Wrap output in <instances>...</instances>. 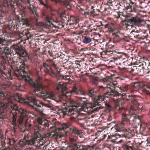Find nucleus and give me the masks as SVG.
I'll return each instance as SVG.
<instances>
[{
    "mask_svg": "<svg viewBox=\"0 0 150 150\" xmlns=\"http://www.w3.org/2000/svg\"><path fill=\"white\" fill-rule=\"evenodd\" d=\"M13 50L19 57L17 58L16 61L12 62L11 65V69L14 72V74L17 77L21 76L29 83L30 86L34 88L35 92H39L38 96L43 98L45 100L48 98L53 99L54 96L53 94H50L45 90L42 84L38 82H35L30 77L29 67L25 64L24 57H28L26 51L24 49L20 43L13 45L10 48L6 46L0 48V57L3 60H8Z\"/></svg>",
    "mask_w": 150,
    "mask_h": 150,
    "instance_id": "1",
    "label": "nucleus"
},
{
    "mask_svg": "<svg viewBox=\"0 0 150 150\" xmlns=\"http://www.w3.org/2000/svg\"><path fill=\"white\" fill-rule=\"evenodd\" d=\"M37 121L38 125L35 131L32 138L25 135L23 139H21L16 145V149L17 150H21L26 149L30 145L32 146L35 144H43L46 142L47 139L49 137H53L54 139H59L62 137V136L57 132L56 128L51 131L50 133L44 134L43 137L41 136V133L46 127H48L49 125L47 120L43 118L39 117L37 118Z\"/></svg>",
    "mask_w": 150,
    "mask_h": 150,
    "instance_id": "2",
    "label": "nucleus"
},
{
    "mask_svg": "<svg viewBox=\"0 0 150 150\" xmlns=\"http://www.w3.org/2000/svg\"><path fill=\"white\" fill-rule=\"evenodd\" d=\"M101 87H103L100 86L99 90L100 92H103V95H100L98 96L96 95V93L94 91V89L91 87L88 88V91H82L78 88L74 86L72 88L71 92L74 94L88 95L90 97L93 98V103L88 104L86 106L88 110H91L94 112L98 111L100 109L103 108V107L101 106L99 103L103 101H104L105 97L108 98L109 96H111V95H106L105 96V94L106 92L103 90H100V88Z\"/></svg>",
    "mask_w": 150,
    "mask_h": 150,
    "instance_id": "3",
    "label": "nucleus"
},
{
    "mask_svg": "<svg viewBox=\"0 0 150 150\" xmlns=\"http://www.w3.org/2000/svg\"><path fill=\"white\" fill-rule=\"evenodd\" d=\"M10 112V117L12 120V124L13 125V128L14 130L18 128L22 129L25 127V124L23 123V118L29 114L25 109L15 105Z\"/></svg>",
    "mask_w": 150,
    "mask_h": 150,
    "instance_id": "4",
    "label": "nucleus"
},
{
    "mask_svg": "<svg viewBox=\"0 0 150 150\" xmlns=\"http://www.w3.org/2000/svg\"><path fill=\"white\" fill-rule=\"evenodd\" d=\"M79 98L81 101L80 102L78 103L73 100H70L67 103H69V105H67V106L66 107H64L62 109L59 110L58 112L62 114L61 115H62L63 117H64L66 115L69 116L76 114L78 115L76 108L79 107H83L85 109H87V112H93V111L88 110L86 107V105L90 103H87V99L84 97H80Z\"/></svg>",
    "mask_w": 150,
    "mask_h": 150,
    "instance_id": "5",
    "label": "nucleus"
},
{
    "mask_svg": "<svg viewBox=\"0 0 150 150\" xmlns=\"http://www.w3.org/2000/svg\"><path fill=\"white\" fill-rule=\"evenodd\" d=\"M120 100L117 99L115 101L114 109L121 114V121L125 123L126 125H128L130 124V118L132 117L136 118L137 116L136 114L140 113L141 108L137 107L134 110L132 107L131 109H129L125 108H121L120 106Z\"/></svg>",
    "mask_w": 150,
    "mask_h": 150,
    "instance_id": "6",
    "label": "nucleus"
},
{
    "mask_svg": "<svg viewBox=\"0 0 150 150\" xmlns=\"http://www.w3.org/2000/svg\"><path fill=\"white\" fill-rule=\"evenodd\" d=\"M23 102L31 107L41 115L43 114L44 108L49 107V104L43 103L34 96H28L23 99Z\"/></svg>",
    "mask_w": 150,
    "mask_h": 150,
    "instance_id": "7",
    "label": "nucleus"
},
{
    "mask_svg": "<svg viewBox=\"0 0 150 150\" xmlns=\"http://www.w3.org/2000/svg\"><path fill=\"white\" fill-rule=\"evenodd\" d=\"M124 19L122 20L121 23L125 30L131 28L133 25L138 27L142 25L143 21L139 18L133 17L130 15H126Z\"/></svg>",
    "mask_w": 150,
    "mask_h": 150,
    "instance_id": "8",
    "label": "nucleus"
},
{
    "mask_svg": "<svg viewBox=\"0 0 150 150\" xmlns=\"http://www.w3.org/2000/svg\"><path fill=\"white\" fill-rule=\"evenodd\" d=\"M46 62H47L49 64H47L46 62H44L43 63L42 67L44 68V71L46 73L51 75L52 76H55L56 74L50 69L51 68H54L55 70L58 71V67L55 64L53 59H47Z\"/></svg>",
    "mask_w": 150,
    "mask_h": 150,
    "instance_id": "9",
    "label": "nucleus"
},
{
    "mask_svg": "<svg viewBox=\"0 0 150 150\" xmlns=\"http://www.w3.org/2000/svg\"><path fill=\"white\" fill-rule=\"evenodd\" d=\"M100 90H104L106 93L105 94L111 95L112 96L114 94V91L116 90L118 92L123 93L122 88L120 86L118 85L117 83L115 84L113 83H111L109 86L107 87H101L100 88Z\"/></svg>",
    "mask_w": 150,
    "mask_h": 150,
    "instance_id": "10",
    "label": "nucleus"
},
{
    "mask_svg": "<svg viewBox=\"0 0 150 150\" xmlns=\"http://www.w3.org/2000/svg\"><path fill=\"white\" fill-rule=\"evenodd\" d=\"M79 137L71 136L69 138L70 144V146L73 147L74 150H84L86 149L84 145H77L78 140Z\"/></svg>",
    "mask_w": 150,
    "mask_h": 150,
    "instance_id": "11",
    "label": "nucleus"
},
{
    "mask_svg": "<svg viewBox=\"0 0 150 150\" xmlns=\"http://www.w3.org/2000/svg\"><path fill=\"white\" fill-rule=\"evenodd\" d=\"M131 88L133 90V92H137L142 87H145L150 89V85L145 82L142 81L132 83L130 85Z\"/></svg>",
    "mask_w": 150,
    "mask_h": 150,
    "instance_id": "12",
    "label": "nucleus"
},
{
    "mask_svg": "<svg viewBox=\"0 0 150 150\" xmlns=\"http://www.w3.org/2000/svg\"><path fill=\"white\" fill-rule=\"evenodd\" d=\"M125 101L129 103L132 104L130 109H131L132 107L135 110L137 107L140 108H141V111H142V107H140L141 106L139 104L137 99L135 96H130L129 95L128 98H125Z\"/></svg>",
    "mask_w": 150,
    "mask_h": 150,
    "instance_id": "13",
    "label": "nucleus"
},
{
    "mask_svg": "<svg viewBox=\"0 0 150 150\" xmlns=\"http://www.w3.org/2000/svg\"><path fill=\"white\" fill-rule=\"evenodd\" d=\"M69 119L71 121L74 122L77 124L80 125V126L83 128L85 129H87V128L86 127V126L84 125V123L86 121L85 118H76L72 117H71Z\"/></svg>",
    "mask_w": 150,
    "mask_h": 150,
    "instance_id": "14",
    "label": "nucleus"
},
{
    "mask_svg": "<svg viewBox=\"0 0 150 150\" xmlns=\"http://www.w3.org/2000/svg\"><path fill=\"white\" fill-rule=\"evenodd\" d=\"M0 79L2 80L7 82H9V80L12 79L11 72L8 71L5 72L2 70H0Z\"/></svg>",
    "mask_w": 150,
    "mask_h": 150,
    "instance_id": "15",
    "label": "nucleus"
},
{
    "mask_svg": "<svg viewBox=\"0 0 150 150\" xmlns=\"http://www.w3.org/2000/svg\"><path fill=\"white\" fill-rule=\"evenodd\" d=\"M67 89V88L64 85L62 82L59 83L57 84L56 87L57 91H61L62 93L60 96V98H62L64 96H67L66 91Z\"/></svg>",
    "mask_w": 150,
    "mask_h": 150,
    "instance_id": "16",
    "label": "nucleus"
},
{
    "mask_svg": "<svg viewBox=\"0 0 150 150\" xmlns=\"http://www.w3.org/2000/svg\"><path fill=\"white\" fill-rule=\"evenodd\" d=\"M122 148L123 150H136L134 143L130 141L123 143Z\"/></svg>",
    "mask_w": 150,
    "mask_h": 150,
    "instance_id": "17",
    "label": "nucleus"
},
{
    "mask_svg": "<svg viewBox=\"0 0 150 150\" xmlns=\"http://www.w3.org/2000/svg\"><path fill=\"white\" fill-rule=\"evenodd\" d=\"M130 130L128 129L123 130L122 131H117V132L115 133L114 136L117 138L120 137L126 138L130 133Z\"/></svg>",
    "mask_w": 150,
    "mask_h": 150,
    "instance_id": "18",
    "label": "nucleus"
},
{
    "mask_svg": "<svg viewBox=\"0 0 150 150\" xmlns=\"http://www.w3.org/2000/svg\"><path fill=\"white\" fill-rule=\"evenodd\" d=\"M93 8L94 7L92 6L90 9L89 10L86 9L84 12V15L86 16H90L93 17L98 15L99 14L96 13V10Z\"/></svg>",
    "mask_w": 150,
    "mask_h": 150,
    "instance_id": "19",
    "label": "nucleus"
},
{
    "mask_svg": "<svg viewBox=\"0 0 150 150\" xmlns=\"http://www.w3.org/2000/svg\"><path fill=\"white\" fill-rule=\"evenodd\" d=\"M69 131L71 133V136L79 137L81 138L82 136L80 132L75 126H72L69 129Z\"/></svg>",
    "mask_w": 150,
    "mask_h": 150,
    "instance_id": "20",
    "label": "nucleus"
},
{
    "mask_svg": "<svg viewBox=\"0 0 150 150\" xmlns=\"http://www.w3.org/2000/svg\"><path fill=\"white\" fill-rule=\"evenodd\" d=\"M70 64H71V65L69 67V68H71V67H72L74 70L77 71H80V68L83 64L82 62L79 60H76L74 62H71Z\"/></svg>",
    "mask_w": 150,
    "mask_h": 150,
    "instance_id": "21",
    "label": "nucleus"
},
{
    "mask_svg": "<svg viewBox=\"0 0 150 150\" xmlns=\"http://www.w3.org/2000/svg\"><path fill=\"white\" fill-rule=\"evenodd\" d=\"M124 6L126 9H130L129 11H134L136 10V4L132 1H130L129 3L127 2L125 3Z\"/></svg>",
    "mask_w": 150,
    "mask_h": 150,
    "instance_id": "22",
    "label": "nucleus"
},
{
    "mask_svg": "<svg viewBox=\"0 0 150 150\" xmlns=\"http://www.w3.org/2000/svg\"><path fill=\"white\" fill-rule=\"evenodd\" d=\"M6 94L1 90H0V99L3 100V102L4 104H6V105H9L11 102V100L8 98L6 96Z\"/></svg>",
    "mask_w": 150,
    "mask_h": 150,
    "instance_id": "23",
    "label": "nucleus"
},
{
    "mask_svg": "<svg viewBox=\"0 0 150 150\" xmlns=\"http://www.w3.org/2000/svg\"><path fill=\"white\" fill-rule=\"evenodd\" d=\"M126 124L122 121L118 122L116 125L115 128L117 131H122L123 130L126 129H125Z\"/></svg>",
    "mask_w": 150,
    "mask_h": 150,
    "instance_id": "24",
    "label": "nucleus"
},
{
    "mask_svg": "<svg viewBox=\"0 0 150 150\" xmlns=\"http://www.w3.org/2000/svg\"><path fill=\"white\" fill-rule=\"evenodd\" d=\"M89 70L91 72L96 74H100L102 73V70H103L101 66H99L92 68H90Z\"/></svg>",
    "mask_w": 150,
    "mask_h": 150,
    "instance_id": "25",
    "label": "nucleus"
},
{
    "mask_svg": "<svg viewBox=\"0 0 150 150\" xmlns=\"http://www.w3.org/2000/svg\"><path fill=\"white\" fill-rule=\"evenodd\" d=\"M119 34L120 33L118 32L112 33L113 42L114 43L116 44L120 41L121 39L120 37Z\"/></svg>",
    "mask_w": 150,
    "mask_h": 150,
    "instance_id": "26",
    "label": "nucleus"
},
{
    "mask_svg": "<svg viewBox=\"0 0 150 150\" xmlns=\"http://www.w3.org/2000/svg\"><path fill=\"white\" fill-rule=\"evenodd\" d=\"M30 0H27V4H29L28 9L31 11L32 13L33 14L36 15L37 17L38 16V14L36 11L35 10V7H34L33 5L30 4Z\"/></svg>",
    "mask_w": 150,
    "mask_h": 150,
    "instance_id": "27",
    "label": "nucleus"
},
{
    "mask_svg": "<svg viewBox=\"0 0 150 150\" xmlns=\"http://www.w3.org/2000/svg\"><path fill=\"white\" fill-rule=\"evenodd\" d=\"M82 42L85 44L89 43L92 41L91 39L86 34H84L82 38Z\"/></svg>",
    "mask_w": 150,
    "mask_h": 150,
    "instance_id": "28",
    "label": "nucleus"
},
{
    "mask_svg": "<svg viewBox=\"0 0 150 150\" xmlns=\"http://www.w3.org/2000/svg\"><path fill=\"white\" fill-rule=\"evenodd\" d=\"M114 46L112 45H110L106 47L105 53L107 55H111V52L113 50Z\"/></svg>",
    "mask_w": 150,
    "mask_h": 150,
    "instance_id": "29",
    "label": "nucleus"
},
{
    "mask_svg": "<svg viewBox=\"0 0 150 150\" xmlns=\"http://www.w3.org/2000/svg\"><path fill=\"white\" fill-rule=\"evenodd\" d=\"M117 69L120 70V73L122 74H123L125 71H127V68L121 65L120 63L119 64V65L117 66Z\"/></svg>",
    "mask_w": 150,
    "mask_h": 150,
    "instance_id": "30",
    "label": "nucleus"
},
{
    "mask_svg": "<svg viewBox=\"0 0 150 150\" xmlns=\"http://www.w3.org/2000/svg\"><path fill=\"white\" fill-rule=\"evenodd\" d=\"M69 128L68 127V126L66 123H63L62 125L61 128H59L58 130V132H60L62 130H63L64 132H67L66 130V129H69Z\"/></svg>",
    "mask_w": 150,
    "mask_h": 150,
    "instance_id": "31",
    "label": "nucleus"
},
{
    "mask_svg": "<svg viewBox=\"0 0 150 150\" xmlns=\"http://www.w3.org/2000/svg\"><path fill=\"white\" fill-rule=\"evenodd\" d=\"M43 18L45 21H47L49 24H52V22L54 21L52 18L50 16L44 15Z\"/></svg>",
    "mask_w": 150,
    "mask_h": 150,
    "instance_id": "32",
    "label": "nucleus"
},
{
    "mask_svg": "<svg viewBox=\"0 0 150 150\" xmlns=\"http://www.w3.org/2000/svg\"><path fill=\"white\" fill-rule=\"evenodd\" d=\"M6 41L5 39L3 38L0 37V48L6 46Z\"/></svg>",
    "mask_w": 150,
    "mask_h": 150,
    "instance_id": "33",
    "label": "nucleus"
},
{
    "mask_svg": "<svg viewBox=\"0 0 150 150\" xmlns=\"http://www.w3.org/2000/svg\"><path fill=\"white\" fill-rule=\"evenodd\" d=\"M44 53L45 54L47 55V56L48 55H49L50 56L52 57L53 58V59H52L53 60L55 59V57H54V55L53 54L51 51L49 50H45Z\"/></svg>",
    "mask_w": 150,
    "mask_h": 150,
    "instance_id": "34",
    "label": "nucleus"
},
{
    "mask_svg": "<svg viewBox=\"0 0 150 150\" xmlns=\"http://www.w3.org/2000/svg\"><path fill=\"white\" fill-rule=\"evenodd\" d=\"M138 33L136 32L134 30H132L131 32V34L132 36V37H134L136 38H139V35L137 34Z\"/></svg>",
    "mask_w": 150,
    "mask_h": 150,
    "instance_id": "35",
    "label": "nucleus"
},
{
    "mask_svg": "<svg viewBox=\"0 0 150 150\" xmlns=\"http://www.w3.org/2000/svg\"><path fill=\"white\" fill-rule=\"evenodd\" d=\"M42 68H40V70H36V75L38 78L39 79H40L42 78V73L41 70Z\"/></svg>",
    "mask_w": 150,
    "mask_h": 150,
    "instance_id": "36",
    "label": "nucleus"
},
{
    "mask_svg": "<svg viewBox=\"0 0 150 150\" xmlns=\"http://www.w3.org/2000/svg\"><path fill=\"white\" fill-rule=\"evenodd\" d=\"M44 53L45 50L39 55V56L41 58L42 60H44L46 57H47V55L45 54Z\"/></svg>",
    "mask_w": 150,
    "mask_h": 150,
    "instance_id": "37",
    "label": "nucleus"
},
{
    "mask_svg": "<svg viewBox=\"0 0 150 150\" xmlns=\"http://www.w3.org/2000/svg\"><path fill=\"white\" fill-rule=\"evenodd\" d=\"M120 53L118 52H117L115 50H113L111 52V55H112V54H113L115 57H116V58H118L119 57H120Z\"/></svg>",
    "mask_w": 150,
    "mask_h": 150,
    "instance_id": "38",
    "label": "nucleus"
},
{
    "mask_svg": "<svg viewBox=\"0 0 150 150\" xmlns=\"http://www.w3.org/2000/svg\"><path fill=\"white\" fill-rule=\"evenodd\" d=\"M122 88L123 93L124 92H127L128 89L131 88V86L130 85H125Z\"/></svg>",
    "mask_w": 150,
    "mask_h": 150,
    "instance_id": "39",
    "label": "nucleus"
},
{
    "mask_svg": "<svg viewBox=\"0 0 150 150\" xmlns=\"http://www.w3.org/2000/svg\"><path fill=\"white\" fill-rule=\"evenodd\" d=\"M4 112L3 108L0 107V119H4Z\"/></svg>",
    "mask_w": 150,
    "mask_h": 150,
    "instance_id": "40",
    "label": "nucleus"
},
{
    "mask_svg": "<svg viewBox=\"0 0 150 150\" xmlns=\"http://www.w3.org/2000/svg\"><path fill=\"white\" fill-rule=\"evenodd\" d=\"M120 56V57H119L118 58L122 59H125V57H128L127 55L124 53H121Z\"/></svg>",
    "mask_w": 150,
    "mask_h": 150,
    "instance_id": "41",
    "label": "nucleus"
},
{
    "mask_svg": "<svg viewBox=\"0 0 150 150\" xmlns=\"http://www.w3.org/2000/svg\"><path fill=\"white\" fill-rule=\"evenodd\" d=\"M22 21H23V24L26 25L27 26L29 25L28 23V21L27 18H21Z\"/></svg>",
    "mask_w": 150,
    "mask_h": 150,
    "instance_id": "42",
    "label": "nucleus"
},
{
    "mask_svg": "<svg viewBox=\"0 0 150 150\" xmlns=\"http://www.w3.org/2000/svg\"><path fill=\"white\" fill-rule=\"evenodd\" d=\"M105 27L106 28H108V29L111 28H115L114 25L112 23L106 24L105 25Z\"/></svg>",
    "mask_w": 150,
    "mask_h": 150,
    "instance_id": "43",
    "label": "nucleus"
},
{
    "mask_svg": "<svg viewBox=\"0 0 150 150\" xmlns=\"http://www.w3.org/2000/svg\"><path fill=\"white\" fill-rule=\"evenodd\" d=\"M143 88H144L143 90V93L146 95H149L150 96V93L149 92V91L147 90L146 88L148 89V88H146V87H142ZM149 89V88H148ZM149 89L150 90V89Z\"/></svg>",
    "mask_w": 150,
    "mask_h": 150,
    "instance_id": "44",
    "label": "nucleus"
},
{
    "mask_svg": "<svg viewBox=\"0 0 150 150\" xmlns=\"http://www.w3.org/2000/svg\"><path fill=\"white\" fill-rule=\"evenodd\" d=\"M16 142V141L13 139H11L9 140L8 143L11 145L14 144Z\"/></svg>",
    "mask_w": 150,
    "mask_h": 150,
    "instance_id": "45",
    "label": "nucleus"
},
{
    "mask_svg": "<svg viewBox=\"0 0 150 150\" xmlns=\"http://www.w3.org/2000/svg\"><path fill=\"white\" fill-rule=\"evenodd\" d=\"M40 3L41 4L44 6L45 7L47 8L48 9L49 8L50 9V7L49 6H48L47 4L44 3L43 0L41 1V2H40Z\"/></svg>",
    "mask_w": 150,
    "mask_h": 150,
    "instance_id": "46",
    "label": "nucleus"
},
{
    "mask_svg": "<svg viewBox=\"0 0 150 150\" xmlns=\"http://www.w3.org/2000/svg\"><path fill=\"white\" fill-rule=\"evenodd\" d=\"M9 85L6 84H2L0 87L1 88L5 89L7 87H8Z\"/></svg>",
    "mask_w": 150,
    "mask_h": 150,
    "instance_id": "47",
    "label": "nucleus"
},
{
    "mask_svg": "<svg viewBox=\"0 0 150 150\" xmlns=\"http://www.w3.org/2000/svg\"><path fill=\"white\" fill-rule=\"evenodd\" d=\"M65 16H65V14L64 12H62L60 14V16L62 18V19L63 20V21H65V20L64 18H64Z\"/></svg>",
    "mask_w": 150,
    "mask_h": 150,
    "instance_id": "48",
    "label": "nucleus"
},
{
    "mask_svg": "<svg viewBox=\"0 0 150 150\" xmlns=\"http://www.w3.org/2000/svg\"><path fill=\"white\" fill-rule=\"evenodd\" d=\"M71 0H63V1L66 5H68Z\"/></svg>",
    "mask_w": 150,
    "mask_h": 150,
    "instance_id": "49",
    "label": "nucleus"
},
{
    "mask_svg": "<svg viewBox=\"0 0 150 150\" xmlns=\"http://www.w3.org/2000/svg\"><path fill=\"white\" fill-rule=\"evenodd\" d=\"M4 16L1 15L0 14V23H3L4 21L3 20V17Z\"/></svg>",
    "mask_w": 150,
    "mask_h": 150,
    "instance_id": "50",
    "label": "nucleus"
},
{
    "mask_svg": "<svg viewBox=\"0 0 150 150\" xmlns=\"http://www.w3.org/2000/svg\"><path fill=\"white\" fill-rule=\"evenodd\" d=\"M16 24V23L15 24H12L11 25V27H13V28H16V29H17L19 27V25H18L19 24L18 23L17 25Z\"/></svg>",
    "mask_w": 150,
    "mask_h": 150,
    "instance_id": "51",
    "label": "nucleus"
},
{
    "mask_svg": "<svg viewBox=\"0 0 150 150\" xmlns=\"http://www.w3.org/2000/svg\"><path fill=\"white\" fill-rule=\"evenodd\" d=\"M108 1L106 4L109 6L111 5L112 2V0H108Z\"/></svg>",
    "mask_w": 150,
    "mask_h": 150,
    "instance_id": "52",
    "label": "nucleus"
},
{
    "mask_svg": "<svg viewBox=\"0 0 150 150\" xmlns=\"http://www.w3.org/2000/svg\"><path fill=\"white\" fill-rule=\"evenodd\" d=\"M114 96H119L120 95V94L119 92L116 90L114 91Z\"/></svg>",
    "mask_w": 150,
    "mask_h": 150,
    "instance_id": "53",
    "label": "nucleus"
},
{
    "mask_svg": "<svg viewBox=\"0 0 150 150\" xmlns=\"http://www.w3.org/2000/svg\"><path fill=\"white\" fill-rule=\"evenodd\" d=\"M63 18H64L65 20V21H66L68 23L69 22V17H67L66 16H65Z\"/></svg>",
    "mask_w": 150,
    "mask_h": 150,
    "instance_id": "54",
    "label": "nucleus"
},
{
    "mask_svg": "<svg viewBox=\"0 0 150 150\" xmlns=\"http://www.w3.org/2000/svg\"><path fill=\"white\" fill-rule=\"evenodd\" d=\"M114 30V28H111L108 29V30L110 32H113Z\"/></svg>",
    "mask_w": 150,
    "mask_h": 150,
    "instance_id": "55",
    "label": "nucleus"
},
{
    "mask_svg": "<svg viewBox=\"0 0 150 150\" xmlns=\"http://www.w3.org/2000/svg\"><path fill=\"white\" fill-rule=\"evenodd\" d=\"M146 63L144 62H142L141 63H140V66H142V68L143 69L144 68V65L146 64Z\"/></svg>",
    "mask_w": 150,
    "mask_h": 150,
    "instance_id": "56",
    "label": "nucleus"
},
{
    "mask_svg": "<svg viewBox=\"0 0 150 150\" xmlns=\"http://www.w3.org/2000/svg\"><path fill=\"white\" fill-rule=\"evenodd\" d=\"M67 24H69L70 25H71L72 24H74V23H73V21H71V19H69V22L68 23L67 22Z\"/></svg>",
    "mask_w": 150,
    "mask_h": 150,
    "instance_id": "57",
    "label": "nucleus"
},
{
    "mask_svg": "<svg viewBox=\"0 0 150 150\" xmlns=\"http://www.w3.org/2000/svg\"><path fill=\"white\" fill-rule=\"evenodd\" d=\"M60 53H58L57 54L55 55H54V57H55V59H56V58H58L60 56L59 55Z\"/></svg>",
    "mask_w": 150,
    "mask_h": 150,
    "instance_id": "58",
    "label": "nucleus"
},
{
    "mask_svg": "<svg viewBox=\"0 0 150 150\" xmlns=\"http://www.w3.org/2000/svg\"><path fill=\"white\" fill-rule=\"evenodd\" d=\"M59 56H60L59 58H60V59L63 58L64 57V55L61 54V53H60Z\"/></svg>",
    "mask_w": 150,
    "mask_h": 150,
    "instance_id": "59",
    "label": "nucleus"
},
{
    "mask_svg": "<svg viewBox=\"0 0 150 150\" xmlns=\"http://www.w3.org/2000/svg\"><path fill=\"white\" fill-rule=\"evenodd\" d=\"M19 24L20 25H24L23 21H22V19H21V21H20L19 22Z\"/></svg>",
    "mask_w": 150,
    "mask_h": 150,
    "instance_id": "60",
    "label": "nucleus"
},
{
    "mask_svg": "<svg viewBox=\"0 0 150 150\" xmlns=\"http://www.w3.org/2000/svg\"><path fill=\"white\" fill-rule=\"evenodd\" d=\"M119 78L121 80H124L125 78V77L121 76H120Z\"/></svg>",
    "mask_w": 150,
    "mask_h": 150,
    "instance_id": "61",
    "label": "nucleus"
},
{
    "mask_svg": "<svg viewBox=\"0 0 150 150\" xmlns=\"http://www.w3.org/2000/svg\"><path fill=\"white\" fill-rule=\"evenodd\" d=\"M95 9L96 10V13H98V14H99V13L100 12V11L99 10V9Z\"/></svg>",
    "mask_w": 150,
    "mask_h": 150,
    "instance_id": "62",
    "label": "nucleus"
},
{
    "mask_svg": "<svg viewBox=\"0 0 150 150\" xmlns=\"http://www.w3.org/2000/svg\"><path fill=\"white\" fill-rule=\"evenodd\" d=\"M134 71V69H131V70L130 71V72L131 73H132Z\"/></svg>",
    "mask_w": 150,
    "mask_h": 150,
    "instance_id": "63",
    "label": "nucleus"
},
{
    "mask_svg": "<svg viewBox=\"0 0 150 150\" xmlns=\"http://www.w3.org/2000/svg\"><path fill=\"white\" fill-rule=\"evenodd\" d=\"M103 80L104 81H105L106 80V78H103Z\"/></svg>",
    "mask_w": 150,
    "mask_h": 150,
    "instance_id": "64",
    "label": "nucleus"
}]
</instances>
